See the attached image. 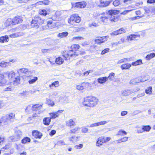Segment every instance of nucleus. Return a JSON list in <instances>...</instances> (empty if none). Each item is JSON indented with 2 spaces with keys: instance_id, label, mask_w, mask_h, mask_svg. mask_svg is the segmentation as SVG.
I'll list each match as a JSON object with an SVG mask.
<instances>
[{
  "instance_id": "1",
  "label": "nucleus",
  "mask_w": 155,
  "mask_h": 155,
  "mask_svg": "<svg viewBox=\"0 0 155 155\" xmlns=\"http://www.w3.org/2000/svg\"><path fill=\"white\" fill-rule=\"evenodd\" d=\"M98 100L92 96H87L84 99L83 102V105L89 107H93L97 105Z\"/></svg>"
},
{
  "instance_id": "2",
  "label": "nucleus",
  "mask_w": 155,
  "mask_h": 155,
  "mask_svg": "<svg viewBox=\"0 0 155 155\" xmlns=\"http://www.w3.org/2000/svg\"><path fill=\"white\" fill-rule=\"evenodd\" d=\"M44 19L38 17L32 19L31 24V27H35V28H38L44 22Z\"/></svg>"
},
{
  "instance_id": "3",
  "label": "nucleus",
  "mask_w": 155,
  "mask_h": 155,
  "mask_svg": "<svg viewBox=\"0 0 155 155\" xmlns=\"http://www.w3.org/2000/svg\"><path fill=\"white\" fill-rule=\"evenodd\" d=\"M62 55L66 60L69 59L70 57L75 58L76 56L78 55V54L77 52H74V53H70V51L68 52L66 51H64L62 52Z\"/></svg>"
},
{
  "instance_id": "4",
  "label": "nucleus",
  "mask_w": 155,
  "mask_h": 155,
  "mask_svg": "<svg viewBox=\"0 0 155 155\" xmlns=\"http://www.w3.org/2000/svg\"><path fill=\"white\" fill-rule=\"evenodd\" d=\"M81 21V19L78 14H73L71 15L68 21L69 23L72 24L74 22L77 23H79Z\"/></svg>"
},
{
  "instance_id": "5",
  "label": "nucleus",
  "mask_w": 155,
  "mask_h": 155,
  "mask_svg": "<svg viewBox=\"0 0 155 155\" xmlns=\"http://www.w3.org/2000/svg\"><path fill=\"white\" fill-rule=\"evenodd\" d=\"M79 46L78 45H72L71 46V50H70V52H71V53H74V52H75V51H77L78 50L79 48ZM77 52V53L78 54V55L79 54H84V53H85L84 52H82V53H81V52Z\"/></svg>"
},
{
  "instance_id": "6",
  "label": "nucleus",
  "mask_w": 155,
  "mask_h": 155,
  "mask_svg": "<svg viewBox=\"0 0 155 155\" xmlns=\"http://www.w3.org/2000/svg\"><path fill=\"white\" fill-rule=\"evenodd\" d=\"M141 77H138L137 78H134L131 80L129 82V83L131 85H135V84L139 82H142L145 81L146 80L143 81L141 79Z\"/></svg>"
},
{
  "instance_id": "7",
  "label": "nucleus",
  "mask_w": 155,
  "mask_h": 155,
  "mask_svg": "<svg viewBox=\"0 0 155 155\" xmlns=\"http://www.w3.org/2000/svg\"><path fill=\"white\" fill-rule=\"evenodd\" d=\"M12 21L11 24L13 25L21 23L22 21L21 17L19 16H16L12 19Z\"/></svg>"
},
{
  "instance_id": "8",
  "label": "nucleus",
  "mask_w": 155,
  "mask_h": 155,
  "mask_svg": "<svg viewBox=\"0 0 155 155\" xmlns=\"http://www.w3.org/2000/svg\"><path fill=\"white\" fill-rule=\"evenodd\" d=\"M32 135L33 137L36 138L40 139L42 136V134L37 130H33Z\"/></svg>"
},
{
  "instance_id": "9",
  "label": "nucleus",
  "mask_w": 155,
  "mask_h": 155,
  "mask_svg": "<svg viewBox=\"0 0 155 155\" xmlns=\"http://www.w3.org/2000/svg\"><path fill=\"white\" fill-rule=\"evenodd\" d=\"M21 135V134L20 133V132H19V133L18 131L16 132L15 133L14 136L10 137V139L12 141H16L20 139Z\"/></svg>"
},
{
  "instance_id": "10",
  "label": "nucleus",
  "mask_w": 155,
  "mask_h": 155,
  "mask_svg": "<svg viewBox=\"0 0 155 155\" xmlns=\"http://www.w3.org/2000/svg\"><path fill=\"white\" fill-rule=\"evenodd\" d=\"M63 112L62 110H59L57 112L50 113V115L51 119H54L59 116V114L62 113Z\"/></svg>"
},
{
  "instance_id": "11",
  "label": "nucleus",
  "mask_w": 155,
  "mask_h": 155,
  "mask_svg": "<svg viewBox=\"0 0 155 155\" xmlns=\"http://www.w3.org/2000/svg\"><path fill=\"white\" fill-rule=\"evenodd\" d=\"M87 5V3L84 1L78 2L75 3V6L78 8H84Z\"/></svg>"
},
{
  "instance_id": "12",
  "label": "nucleus",
  "mask_w": 155,
  "mask_h": 155,
  "mask_svg": "<svg viewBox=\"0 0 155 155\" xmlns=\"http://www.w3.org/2000/svg\"><path fill=\"white\" fill-rule=\"evenodd\" d=\"M125 32V29L122 28L120 29L113 31L111 33V35H117L121 33H124Z\"/></svg>"
},
{
  "instance_id": "13",
  "label": "nucleus",
  "mask_w": 155,
  "mask_h": 155,
  "mask_svg": "<svg viewBox=\"0 0 155 155\" xmlns=\"http://www.w3.org/2000/svg\"><path fill=\"white\" fill-rule=\"evenodd\" d=\"M97 38V39L95 40V42L99 44L102 43L105 41L107 40L106 37H98Z\"/></svg>"
},
{
  "instance_id": "14",
  "label": "nucleus",
  "mask_w": 155,
  "mask_h": 155,
  "mask_svg": "<svg viewBox=\"0 0 155 155\" xmlns=\"http://www.w3.org/2000/svg\"><path fill=\"white\" fill-rule=\"evenodd\" d=\"M12 83L14 85L17 86L20 84V78L19 76H16L13 79Z\"/></svg>"
},
{
  "instance_id": "15",
  "label": "nucleus",
  "mask_w": 155,
  "mask_h": 155,
  "mask_svg": "<svg viewBox=\"0 0 155 155\" xmlns=\"http://www.w3.org/2000/svg\"><path fill=\"white\" fill-rule=\"evenodd\" d=\"M41 107V105L39 104L34 105L32 106V110L36 112L38 111V113H39V110Z\"/></svg>"
},
{
  "instance_id": "16",
  "label": "nucleus",
  "mask_w": 155,
  "mask_h": 155,
  "mask_svg": "<svg viewBox=\"0 0 155 155\" xmlns=\"http://www.w3.org/2000/svg\"><path fill=\"white\" fill-rule=\"evenodd\" d=\"M107 122L106 121H100L99 122L92 124L90 125L89 127H94L97 126H99L100 125H104V124H106Z\"/></svg>"
},
{
  "instance_id": "17",
  "label": "nucleus",
  "mask_w": 155,
  "mask_h": 155,
  "mask_svg": "<svg viewBox=\"0 0 155 155\" xmlns=\"http://www.w3.org/2000/svg\"><path fill=\"white\" fill-rule=\"evenodd\" d=\"M133 92V90L127 89L122 91L121 93L123 95L126 96L127 95H129Z\"/></svg>"
},
{
  "instance_id": "18",
  "label": "nucleus",
  "mask_w": 155,
  "mask_h": 155,
  "mask_svg": "<svg viewBox=\"0 0 155 155\" xmlns=\"http://www.w3.org/2000/svg\"><path fill=\"white\" fill-rule=\"evenodd\" d=\"M9 41L8 36L5 35L0 37V42L4 43L5 42H7Z\"/></svg>"
},
{
  "instance_id": "19",
  "label": "nucleus",
  "mask_w": 155,
  "mask_h": 155,
  "mask_svg": "<svg viewBox=\"0 0 155 155\" xmlns=\"http://www.w3.org/2000/svg\"><path fill=\"white\" fill-rule=\"evenodd\" d=\"M120 13V11L118 10H110L108 11V13L111 16H113V15L118 14Z\"/></svg>"
},
{
  "instance_id": "20",
  "label": "nucleus",
  "mask_w": 155,
  "mask_h": 155,
  "mask_svg": "<svg viewBox=\"0 0 155 155\" xmlns=\"http://www.w3.org/2000/svg\"><path fill=\"white\" fill-rule=\"evenodd\" d=\"M97 82L100 84L104 83L107 80V77H102L98 78L97 79Z\"/></svg>"
},
{
  "instance_id": "21",
  "label": "nucleus",
  "mask_w": 155,
  "mask_h": 155,
  "mask_svg": "<svg viewBox=\"0 0 155 155\" xmlns=\"http://www.w3.org/2000/svg\"><path fill=\"white\" fill-rule=\"evenodd\" d=\"M119 19L118 16L113 15L110 18V21L112 24L114 23V22L118 21Z\"/></svg>"
},
{
  "instance_id": "22",
  "label": "nucleus",
  "mask_w": 155,
  "mask_h": 155,
  "mask_svg": "<svg viewBox=\"0 0 155 155\" xmlns=\"http://www.w3.org/2000/svg\"><path fill=\"white\" fill-rule=\"evenodd\" d=\"M100 6L103 7H105L108 6L111 2L110 1L104 2L102 0H100Z\"/></svg>"
},
{
  "instance_id": "23",
  "label": "nucleus",
  "mask_w": 155,
  "mask_h": 155,
  "mask_svg": "<svg viewBox=\"0 0 155 155\" xmlns=\"http://www.w3.org/2000/svg\"><path fill=\"white\" fill-rule=\"evenodd\" d=\"M51 121V118L49 117H46L44 118L43 120V123L45 125H48Z\"/></svg>"
},
{
  "instance_id": "24",
  "label": "nucleus",
  "mask_w": 155,
  "mask_h": 155,
  "mask_svg": "<svg viewBox=\"0 0 155 155\" xmlns=\"http://www.w3.org/2000/svg\"><path fill=\"white\" fill-rule=\"evenodd\" d=\"M100 18L101 19V21L105 25L109 23V21H110V18H108L106 16L101 17Z\"/></svg>"
},
{
  "instance_id": "25",
  "label": "nucleus",
  "mask_w": 155,
  "mask_h": 155,
  "mask_svg": "<svg viewBox=\"0 0 155 155\" xmlns=\"http://www.w3.org/2000/svg\"><path fill=\"white\" fill-rule=\"evenodd\" d=\"M104 143V141L103 137H100L98 139V140L96 142V146H100L101 145Z\"/></svg>"
},
{
  "instance_id": "26",
  "label": "nucleus",
  "mask_w": 155,
  "mask_h": 155,
  "mask_svg": "<svg viewBox=\"0 0 155 155\" xmlns=\"http://www.w3.org/2000/svg\"><path fill=\"white\" fill-rule=\"evenodd\" d=\"M66 124L67 126L71 128L72 126H74L75 125V122L73 121L72 119H71L68 121L66 122Z\"/></svg>"
},
{
  "instance_id": "27",
  "label": "nucleus",
  "mask_w": 155,
  "mask_h": 155,
  "mask_svg": "<svg viewBox=\"0 0 155 155\" xmlns=\"http://www.w3.org/2000/svg\"><path fill=\"white\" fill-rule=\"evenodd\" d=\"M18 75L19 76L20 73H23L24 74H27L28 72V70L26 68H21L17 70Z\"/></svg>"
},
{
  "instance_id": "28",
  "label": "nucleus",
  "mask_w": 155,
  "mask_h": 155,
  "mask_svg": "<svg viewBox=\"0 0 155 155\" xmlns=\"http://www.w3.org/2000/svg\"><path fill=\"white\" fill-rule=\"evenodd\" d=\"M23 33H22L17 32L14 34H10V37L14 38L22 36Z\"/></svg>"
},
{
  "instance_id": "29",
  "label": "nucleus",
  "mask_w": 155,
  "mask_h": 155,
  "mask_svg": "<svg viewBox=\"0 0 155 155\" xmlns=\"http://www.w3.org/2000/svg\"><path fill=\"white\" fill-rule=\"evenodd\" d=\"M38 79V78L37 77H31L30 79L28 81V82L30 84L35 83Z\"/></svg>"
},
{
  "instance_id": "30",
  "label": "nucleus",
  "mask_w": 155,
  "mask_h": 155,
  "mask_svg": "<svg viewBox=\"0 0 155 155\" xmlns=\"http://www.w3.org/2000/svg\"><path fill=\"white\" fill-rule=\"evenodd\" d=\"M131 66V65L129 63L124 64L122 65L121 68L122 70L128 69Z\"/></svg>"
},
{
  "instance_id": "31",
  "label": "nucleus",
  "mask_w": 155,
  "mask_h": 155,
  "mask_svg": "<svg viewBox=\"0 0 155 155\" xmlns=\"http://www.w3.org/2000/svg\"><path fill=\"white\" fill-rule=\"evenodd\" d=\"M59 86V82L58 81H56L52 83L51 84L49 85V87L51 88H53V87H57Z\"/></svg>"
},
{
  "instance_id": "32",
  "label": "nucleus",
  "mask_w": 155,
  "mask_h": 155,
  "mask_svg": "<svg viewBox=\"0 0 155 155\" xmlns=\"http://www.w3.org/2000/svg\"><path fill=\"white\" fill-rule=\"evenodd\" d=\"M151 128V127L150 125H143L142 126V129L143 131L149 132Z\"/></svg>"
},
{
  "instance_id": "33",
  "label": "nucleus",
  "mask_w": 155,
  "mask_h": 155,
  "mask_svg": "<svg viewBox=\"0 0 155 155\" xmlns=\"http://www.w3.org/2000/svg\"><path fill=\"white\" fill-rule=\"evenodd\" d=\"M64 62V60L61 57H58L55 60V62L57 64H61L63 63Z\"/></svg>"
},
{
  "instance_id": "34",
  "label": "nucleus",
  "mask_w": 155,
  "mask_h": 155,
  "mask_svg": "<svg viewBox=\"0 0 155 155\" xmlns=\"http://www.w3.org/2000/svg\"><path fill=\"white\" fill-rule=\"evenodd\" d=\"M9 65V62L2 61L0 63V66L2 68H6Z\"/></svg>"
},
{
  "instance_id": "35",
  "label": "nucleus",
  "mask_w": 155,
  "mask_h": 155,
  "mask_svg": "<svg viewBox=\"0 0 155 155\" xmlns=\"http://www.w3.org/2000/svg\"><path fill=\"white\" fill-rule=\"evenodd\" d=\"M68 35V33L66 31H65L59 33L58 36L59 37L62 38L67 36Z\"/></svg>"
},
{
  "instance_id": "36",
  "label": "nucleus",
  "mask_w": 155,
  "mask_h": 155,
  "mask_svg": "<svg viewBox=\"0 0 155 155\" xmlns=\"http://www.w3.org/2000/svg\"><path fill=\"white\" fill-rule=\"evenodd\" d=\"M155 56V54L154 53H152L149 54H147L146 57V59L147 60H150Z\"/></svg>"
},
{
  "instance_id": "37",
  "label": "nucleus",
  "mask_w": 155,
  "mask_h": 155,
  "mask_svg": "<svg viewBox=\"0 0 155 155\" xmlns=\"http://www.w3.org/2000/svg\"><path fill=\"white\" fill-rule=\"evenodd\" d=\"M30 141L31 139L29 137H25L21 140V142L22 143H25L27 142H30Z\"/></svg>"
},
{
  "instance_id": "38",
  "label": "nucleus",
  "mask_w": 155,
  "mask_h": 155,
  "mask_svg": "<svg viewBox=\"0 0 155 155\" xmlns=\"http://www.w3.org/2000/svg\"><path fill=\"white\" fill-rule=\"evenodd\" d=\"M139 37V35H136L134 34H131L129 37H127V39L129 40H130V41H131L133 40L134 39L136 38L137 37Z\"/></svg>"
},
{
  "instance_id": "39",
  "label": "nucleus",
  "mask_w": 155,
  "mask_h": 155,
  "mask_svg": "<svg viewBox=\"0 0 155 155\" xmlns=\"http://www.w3.org/2000/svg\"><path fill=\"white\" fill-rule=\"evenodd\" d=\"M18 72L17 73H15V72L12 71H10V77H11L12 79L14 78L16 76H18Z\"/></svg>"
},
{
  "instance_id": "40",
  "label": "nucleus",
  "mask_w": 155,
  "mask_h": 155,
  "mask_svg": "<svg viewBox=\"0 0 155 155\" xmlns=\"http://www.w3.org/2000/svg\"><path fill=\"white\" fill-rule=\"evenodd\" d=\"M142 64V60H138L136 61L133 62L132 65L133 66H136Z\"/></svg>"
},
{
  "instance_id": "41",
  "label": "nucleus",
  "mask_w": 155,
  "mask_h": 155,
  "mask_svg": "<svg viewBox=\"0 0 155 155\" xmlns=\"http://www.w3.org/2000/svg\"><path fill=\"white\" fill-rule=\"evenodd\" d=\"M79 137H77L75 136H72L69 138V140L72 141L73 142L77 141H78V139Z\"/></svg>"
},
{
  "instance_id": "42",
  "label": "nucleus",
  "mask_w": 155,
  "mask_h": 155,
  "mask_svg": "<svg viewBox=\"0 0 155 155\" xmlns=\"http://www.w3.org/2000/svg\"><path fill=\"white\" fill-rule=\"evenodd\" d=\"M114 73L113 72L109 74L108 77H107V80L108 78L110 81H111L114 79Z\"/></svg>"
},
{
  "instance_id": "43",
  "label": "nucleus",
  "mask_w": 155,
  "mask_h": 155,
  "mask_svg": "<svg viewBox=\"0 0 155 155\" xmlns=\"http://www.w3.org/2000/svg\"><path fill=\"white\" fill-rule=\"evenodd\" d=\"M58 12H56L55 15L52 17V19L53 20L58 21L59 19L58 16L57 15Z\"/></svg>"
},
{
  "instance_id": "44",
  "label": "nucleus",
  "mask_w": 155,
  "mask_h": 155,
  "mask_svg": "<svg viewBox=\"0 0 155 155\" xmlns=\"http://www.w3.org/2000/svg\"><path fill=\"white\" fill-rule=\"evenodd\" d=\"M39 12L40 15H46L47 14V11L45 9L40 10Z\"/></svg>"
},
{
  "instance_id": "45",
  "label": "nucleus",
  "mask_w": 155,
  "mask_h": 155,
  "mask_svg": "<svg viewBox=\"0 0 155 155\" xmlns=\"http://www.w3.org/2000/svg\"><path fill=\"white\" fill-rule=\"evenodd\" d=\"M46 102L47 104L49 105H50L52 106H53L54 105V102L49 99H46Z\"/></svg>"
},
{
  "instance_id": "46",
  "label": "nucleus",
  "mask_w": 155,
  "mask_h": 155,
  "mask_svg": "<svg viewBox=\"0 0 155 155\" xmlns=\"http://www.w3.org/2000/svg\"><path fill=\"white\" fill-rule=\"evenodd\" d=\"M152 87H149L147 88L145 90V92L147 94H150L152 93Z\"/></svg>"
},
{
  "instance_id": "47",
  "label": "nucleus",
  "mask_w": 155,
  "mask_h": 155,
  "mask_svg": "<svg viewBox=\"0 0 155 155\" xmlns=\"http://www.w3.org/2000/svg\"><path fill=\"white\" fill-rule=\"evenodd\" d=\"M143 9L145 10V12L148 13L149 12H150V6H145L143 7Z\"/></svg>"
},
{
  "instance_id": "48",
  "label": "nucleus",
  "mask_w": 155,
  "mask_h": 155,
  "mask_svg": "<svg viewBox=\"0 0 155 155\" xmlns=\"http://www.w3.org/2000/svg\"><path fill=\"white\" fill-rule=\"evenodd\" d=\"M127 133L124 130H120L118 132V135H122L123 134L126 135Z\"/></svg>"
},
{
  "instance_id": "49",
  "label": "nucleus",
  "mask_w": 155,
  "mask_h": 155,
  "mask_svg": "<svg viewBox=\"0 0 155 155\" xmlns=\"http://www.w3.org/2000/svg\"><path fill=\"white\" fill-rule=\"evenodd\" d=\"M10 122H13L14 121V120H15V114L13 113H10Z\"/></svg>"
},
{
  "instance_id": "50",
  "label": "nucleus",
  "mask_w": 155,
  "mask_h": 155,
  "mask_svg": "<svg viewBox=\"0 0 155 155\" xmlns=\"http://www.w3.org/2000/svg\"><path fill=\"white\" fill-rule=\"evenodd\" d=\"M120 3V2L119 0H116L113 2V4L115 6H118Z\"/></svg>"
},
{
  "instance_id": "51",
  "label": "nucleus",
  "mask_w": 155,
  "mask_h": 155,
  "mask_svg": "<svg viewBox=\"0 0 155 155\" xmlns=\"http://www.w3.org/2000/svg\"><path fill=\"white\" fill-rule=\"evenodd\" d=\"M88 129L85 127H83L81 128V132L83 133H86L88 131Z\"/></svg>"
},
{
  "instance_id": "52",
  "label": "nucleus",
  "mask_w": 155,
  "mask_h": 155,
  "mask_svg": "<svg viewBox=\"0 0 155 155\" xmlns=\"http://www.w3.org/2000/svg\"><path fill=\"white\" fill-rule=\"evenodd\" d=\"M109 50L110 49L108 48L105 49L102 51L101 54H105L106 53L108 52L109 51Z\"/></svg>"
},
{
  "instance_id": "53",
  "label": "nucleus",
  "mask_w": 155,
  "mask_h": 155,
  "mask_svg": "<svg viewBox=\"0 0 155 155\" xmlns=\"http://www.w3.org/2000/svg\"><path fill=\"white\" fill-rule=\"evenodd\" d=\"M82 85H83L84 89L85 87H88L89 85V83L88 82H84L82 83Z\"/></svg>"
},
{
  "instance_id": "54",
  "label": "nucleus",
  "mask_w": 155,
  "mask_h": 155,
  "mask_svg": "<svg viewBox=\"0 0 155 155\" xmlns=\"http://www.w3.org/2000/svg\"><path fill=\"white\" fill-rule=\"evenodd\" d=\"M76 88L79 90H82L84 89V87H83L82 84L81 85H77L76 86Z\"/></svg>"
},
{
  "instance_id": "55",
  "label": "nucleus",
  "mask_w": 155,
  "mask_h": 155,
  "mask_svg": "<svg viewBox=\"0 0 155 155\" xmlns=\"http://www.w3.org/2000/svg\"><path fill=\"white\" fill-rule=\"evenodd\" d=\"M93 71L92 70H90L89 71H86L83 73V76H87L90 72H92Z\"/></svg>"
},
{
  "instance_id": "56",
  "label": "nucleus",
  "mask_w": 155,
  "mask_h": 155,
  "mask_svg": "<svg viewBox=\"0 0 155 155\" xmlns=\"http://www.w3.org/2000/svg\"><path fill=\"white\" fill-rule=\"evenodd\" d=\"M104 139V143H106L107 142L109 141L111 138L109 137H103Z\"/></svg>"
},
{
  "instance_id": "57",
  "label": "nucleus",
  "mask_w": 155,
  "mask_h": 155,
  "mask_svg": "<svg viewBox=\"0 0 155 155\" xmlns=\"http://www.w3.org/2000/svg\"><path fill=\"white\" fill-rule=\"evenodd\" d=\"M43 5H48L49 4L50 1L48 0H44L42 1Z\"/></svg>"
},
{
  "instance_id": "58",
  "label": "nucleus",
  "mask_w": 155,
  "mask_h": 155,
  "mask_svg": "<svg viewBox=\"0 0 155 155\" xmlns=\"http://www.w3.org/2000/svg\"><path fill=\"white\" fill-rule=\"evenodd\" d=\"M57 144L58 145H65V144L64 142L62 140H59L58 141Z\"/></svg>"
},
{
  "instance_id": "59",
  "label": "nucleus",
  "mask_w": 155,
  "mask_h": 155,
  "mask_svg": "<svg viewBox=\"0 0 155 155\" xmlns=\"http://www.w3.org/2000/svg\"><path fill=\"white\" fill-rule=\"evenodd\" d=\"M83 146V145L82 144H80L79 145H77L75 146V148L77 149H81Z\"/></svg>"
},
{
  "instance_id": "60",
  "label": "nucleus",
  "mask_w": 155,
  "mask_h": 155,
  "mask_svg": "<svg viewBox=\"0 0 155 155\" xmlns=\"http://www.w3.org/2000/svg\"><path fill=\"white\" fill-rule=\"evenodd\" d=\"M78 127H75V128L71 130L70 133H74L78 130Z\"/></svg>"
},
{
  "instance_id": "61",
  "label": "nucleus",
  "mask_w": 155,
  "mask_h": 155,
  "mask_svg": "<svg viewBox=\"0 0 155 155\" xmlns=\"http://www.w3.org/2000/svg\"><path fill=\"white\" fill-rule=\"evenodd\" d=\"M4 75L2 74H0V82L2 84H4L3 83H2V80L4 79Z\"/></svg>"
},
{
  "instance_id": "62",
  "label": "nucleus",
  "mask_w": 155,
  "mask_h": 155,
  "mask_svg": "<svg viewBox=\"0 0 155 155\" xmlns=\"http://www.w3.org/2000/svg\"><path fill=\"white\" fill-rule=\"evenodd\" d=\"M84 39L83 37H74L73 38V40H81Z\"/></svg>"
},
{
  "instance_id": "63",
  "label": "nucleus",
  "mask_w": 155,
  "mask_h": 155,
  "mask_svg": "<svg viewBox=\"0 0 155 155\" xmlns=\"http://www.w3.org/2000/svg\"><path fill=\"white\" fill-rule=\"evenodd\" d=\"M89 26L90 27H91L92 26L96 27L98 26V25L95 22H93L91 24H89Z\"/></svg>"
},
{
  "instance_id": "64",
  "label": "nucleus",
  "mask_w": 155,
  "mask_h": 155,
  "mask_svg": "<svg viewBox=\"0 0 155 155\" xmlns=\"http://www.w3.org/2000/svg\"><path fill=\"white\" fill-rule=\"evenodd\" d=\"M56 133V131L54 130H52L49 133V135L51 136H52L54 135Z\"/></svg>"
}]
</instances>
